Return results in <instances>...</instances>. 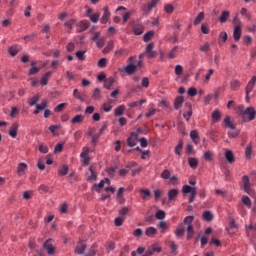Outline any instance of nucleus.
I'll use <instances>...</instances> for the list:
<instances>
[{"label":"nucleus","mask_w":256,"mask_h":256,"mask_svg":"<svg viewBox=\"0 0 256 256\" xmlns=\"http://www.w3.org/2000/svg\"><path fill=\"white\" fill-rule=\"evenodd\" d=\"M8 53H10L11 57H15L19 53V50L17 46H11L8 48Z\"/></svg>","instance_id":"obj_53"},{"label":"nucleus","mask_w":256,"mask_h":256,"mask_svg":"<svg viewBox=\"0 0 256 256\" xmlns=\"http://www.w3.org/2000/svg\"><path fill=\"white\" fill-rule=\"evenodd\" d=\"M73 97H75V99H78L79 101H81L83 103V101H85V99L83 97H81V93H79L78 89H74L73 91Z\"/></svg>","instance_id":"obj_57"},{"label":"nucleus","mask_w":256,"mask_h":256,"mask_svg":"<svg viewBox=\"0 0 256 256\" xmlns=\"http://www.w3.org/2000/svg\"><path fill=\"white\" fill-rule=\"evenodd\" d=\"M17 133H19V123L14 122L11 125L10 130L8 131V134L10 135V137L15 139V137H17Z\"/></svg>","instance_id":"obj_12"},{"label":"nucleus","mask_w":256,"mask_h":256,"mask_svg":"<svg viewBox=\"0 0 256 256\" xmlns=\"http://www.w3.org/2000/svg\"><path fill=\"white\" fill-rule=\"evenodd\" d=\"M202 219L207 222H211L214 219L213 213L209 210H206L202 214Z\"/></svg>","instance_id":"obj_28"},{"label":"nucleus","mask_w":256,"mask_h":256,"mask_svg":"<svg viewBox=\"0 0 256 256\" xmlns=\"http://www.w3.org/2000/svg\"><path fill=\"white\" fill-rule=\"evenodd\" d=\"M143 103H147V100L141 99L139 101L131 102L128 104V107H130L131 109H133L135 107H141V105H143Z\"/></svg>","instance_id":"obj_39"},{"label":"nucleus","mask_w":256,"mask_h":256,"mask_svg":"<svg viewBox=\"0 0 256 256\" xmlns=\"http://www.w3.org/2000/svg\"><path fill=\"white\" fill-rule=\"evenodd\" d=\"M83 121H85V116L81 115V114H78L76 115L74 118H72L71 120V124L72 125H77V124H81L83 123Z\"/></svg>","instance_id":"obj_26"},{"label":"nucleus","mask_w":256,"mask_h":256,"mask_svg":"<svg viewBox=\"0 0 256 256\" xmlns=\"http://www.w3.org/2000/svg\"><path fill=\"white\" fill-rule=\"evenodd\" d=\"M183 103H185V97L183 96H178L174 100V109L178 110L183 107Z\"/></svg>","instance_id":"obj_17"},{"label":"nucleus","mask_w":256,"mask_h":256,"mask_svg":"<svg viewBox=\"0 0 256 256\" xmlns=\"http://www.w3.org/2000/svg\"><path fill=\"white\" fill-rule=\"evenodd\" d=\"M123 113H125V105H120L114 110L115 117H120Z\"/></svg>","instance_id":"obj_42"},{"label":"nucleus","mask_w":256,"mask_h":256,"mask_svg":"<svg viewBox=\"0 0 256 256\" xmlns=\"http://www.w3.org/2000/svg\"><path fill=\"white\" fill-rule=\"evenodd\" d=\"M114 83H115L114 77H109L108 79L104 80L105 89L111 90V87H113Z\"/></svg>","instance_id":"obj_31"},{"label":"nucleus","mask_w":256,"mask_h":256,"mask_svg":"<svg viewBox=\"0 0 256 256\" xmlns=\"http://www.w3.org/2000/svg\"><path fill=\"white\" fill-rule=\"evenodd\" d=\"M222 125L223 127L231 129V131H235V129H237V126L231 122V116H226Z\"/></svg>","instance_id":"obj_13"},{"label":"nucleus","mask_w":256,"mask_h":256,"mask_svg":"<svg viewBox=\"0 0 256 256\" xmlns=\"http://www.w3.org/2000/svg\"><path fill=\"white\" fill-rule=\"evenodd\" d=\"M228 38H229V35L227 34V32H225V31L220 32L219 37H218L219 45H221V43L222 44L227 43Z\"/></svg>","instance_id":"obj_29"},{"label":"nucleus","mask_w":256,"mask_h":256,"mask_svg":"<svg viewBox=\"0 0 256 256\" xmlns=\"http://www.w3.org/2000/svg\"><path fill=\"white\" fill-rule=\"evenodd\" d=\"M185 107H187L188 111L186 114H183V117L189 123V120L191 119V117L193 115V106L191 105V103H186Z\"/></svg>","instance_id":"obj_19"},{"label":"nucleus","mask_w":256,"mask_h":256,"mask_svg":"<svg viewBox=\"0 0 256 256\" xmlns=\"http://www.w3.org/2000/svg\"><path fill=\"white\" fill-rule=\"evenodd\" d=\"M67 173H69V165L64 164L62 165L59 169H58V175L60 177H65V175H67Z\"/></svg>","instance_id":"obj_27"},{"label":"nucleus","mask_w":256,"mask_h":256,"mask_svg":"<svg viewBox=\"0 0 256 256\" xmlns=\"http://www.w3.org/2000/svg\"><path fill=\"white\" fill-rule=\"evenodd\" d=\"M85 251H87V244H85L83 240L78 241L74 249V252L76 253V255H83Z\"/></svg>","instance_id":"obj_10"},{"label":"nucleus","mask_w":256,"mask_h":256,"mask_svg":"<svg viewBox=\"0 0 256 256\" xmlns=\"http://www.w3.org/2000/svg\"><path fill=\"white\" fill-rule=\"evenodd\" d=\"M102 95H101V89L100 88H95L92 94V99H94L95 101H99V99H101Z\"/></svg>","instance_id":"obj_43"},{"label":"nucleus","mask_w":256,"mask_h":256,"mask_svg":"<svg viewBox=\"0 0 256 256\" xmlns=\"http://www.w3.org/2000/svg\"><path fill=\"white\" fill-rule=\"evenodd\" d=\"M105 187V180H101L99 184H94L92 189H95L97 193H101V189Z\"/></svg>","instance_id":"obj_41"},{"label":"nucleus","mask_w":256,"mask_h":256,"mask_svg":"<svg viewBox=\"0 0 256 256\" xmlns=\"http://www.w3.org/2000/svg\"><path fill=\"white\" fill-rule=\"evenodd\" d=\"M132 29L134 35H143V31H145L143 25L137 21L132 22Z\"/></svg>","instance_id":"obj_11"},{"label":"nucleus","mask_w":256,"mask_h":256,"mask_svg":"<svg viewBox=\"0 0 256 256\" xmlns=\"http://www.w3.org/2000/svg\"><path fill=\"white\" fill-rule=\"evenodd\" d=\"M212 121L214 123H219V121H221V111L219 110H214L212 112Z\"/></svg>","instance_id":"obj_34"},{"label":"nucleus","mask_w":256,"mask_h":256,"mask_svg":"<svg viewBox=\"0 0 256 256\" xmlns=\"http://www.w3.org/2000/svg\"><path fill=\"white\" fill-rule=\"evenodd\" d=\"M225 159L227 163H230V164L235 163V155H233V151L227 150L225 153Z\"/></svg>","instance_id":"obj_25"},{"label":"nucleus","mask_w":256,"mask_h":256,"mask_svg":"<svg viewBox=\"0 0 256 256\" xmlns=\"http://www.w3.org/2000/svg\"><path fill=\"white\" fill-rule=\"evenodd\" d=\"M241 189H243V191L247 193V195H251V193H253V189L251 188V180L249 179V176L244 175L242 177Z\"/></svg>","instance_id":"obj_6"},{"label":"nucleus","mask_w":256,"mask_h":256,"mask_svg":"<svg viewBox=\"0 0 256 256\" xmlns=\"http://www.w3.org/2000/svg\"><path fill=\"white\" fill-rule=\"evenodd\" d=\"M241 35H242L241 26L238 25V26L234 27V30H233V39H234V41H240L241 40Z\"/></svg>","instance_id":"obj_16"},{"label":"nucleus","mask_w":256,"mask_h":256,"mask_svg":"<svg viewBox=\"0 0 256 256\" xmlns=\"http://www.w3.org/2000/svg\"><path fill=\"white\" fill-rule=\"evenodd\" d=\"M139 193H141L142 199H151V191H149V189L142 188L139 190Z\"/></svg>","instance_id":"obj_35"},{"label":"nucleus","mask_w":256,"mask_h":256,"mask_svg":"<svg viewBox=\"0 0 256 256\" xmlns=\"http://www.w3.org/2000/svg\"><path fill=\"white\" fill-rule=\"evenodd\" d=\"M190 138L192 139L193 143H195V145H199L200 138H199V132L197 130H192L190 132Z\"/></svg>","instance_id":"obj_21"},{"label":"nucleus","mask_w":256,"mask_h":256,"mask_svg":"<svg viewBox=\"0 0 256 256\" xmlns=\"http://www.w3.org/2000/svg\"><path fill=\"white\" fill-rule=\"evenodd\" d=\"M160 177L165 180L171 179V171L169 169L163 170Z\"/></svg>","instance_id":"obj_51"},{"label":"nucleus","mask_w":256,"mask_h":256,"mask_svg":"<svg viewBox=\"0 0 256 256\" xmlns=\"http://www.w3.org/2000/svg\"><path fill=\"white\" fill-rule=\"evenodd\" d=\"M159 1L161 0H151V2H148L147 4L142 5L141 11L143 12V15L144 16L149 15L151 11H153V9L157 7V5L159 4Z\"/></svg>","instance_id":"obj_5"},{"label":"nucleus","mask_w":256,"mask_h":256,"mask_svg":"<svg viewBox=\"0 0 256 256\" xmlns=\"http://www.w3.org/2000/svg\"><path fill=\"white\" fill-rule=\"evenodd\" d=\"M205 19V12H200L194 19V25H199Z\"/></svg>","instance_id":"obj_45"},{"label":"nucleus","mask_w":256,"mask_h":256,"mask_svg":"<svg viewBox=\"0 0 256 256\" xmlns=\"http://www.w3.org/2000/svg\"><path fill=\"white\" fill-rule=\"evenodd\" d=\"M161 251H163V249L161 247L152 246L151 248H149L147 250L146 254L148 256H152V255H155V253H161Z\"/></svg>","instance_id":"obj_30"},{"label":"nucleus","mask_w":256,"mask_h":256,"mask_svg":"<svg viewBox=\"0 0 256 256\" xmlns=\"http://www.w3.org/2000/svg\"><path fill=\"white\" fill-rule=\"evenodd\" d=\"M27 163L25 162H20L17 167V174L19 177H23L25 175V171H27Z\"/></svg>","instance_id":"obj_15"},{"label":"nucleus","mask_w":256,"mask_h":256,"mask_svg":"<svg viewBox=\"0 0 256 256\" xmlns=\"http://www.w3.org/2000/svg\"><path fill=\"white\" fill-rule=\"evenodd\" d=\"M115 171H117V167H110L106 169V173L109 175V177H115Z\"/></svg>","instance_id":"obj_60"},{"label":"nucleus","mask_w":256,"mask_h":256,"mask_svg":"<svg viewBox=\"0 0 256 256\" xmlns=\"http://www.w3.org/2000/svg\"><path fill=\"white\" fill-rule=\"evenodd\" d=\"M75 55L79 61H85V51H77Z\"/></svg>","instance_id":"obj_58"},{"label":"nucleus","mask_w":256,"mask_h":256,"mask_svg":"<svg viewBox=\"0 0 256 256\" xmlns=\"http://www.w3.org/2000/svg\"><path fill=\"white\" fill-rule=\"evenodd\" d=\"M65 107H67V103L58 104V105L54 108V111H55V113H61V111H63V109H65Z\"/></svg>","instance_id":"obj_56"},{"label":"nucleus","mask_w":256,"mask_h":256,"mask_svg":"<svg viewBox=\"0 0 256 256\" xmlns=\"http://www.w3.org/2000/svg\"><path fill=\"white\" fill-rule=\"evenodd\" d=\"M89 171L91 175L88 176L87 181H97V174L95 173V171H93V166L89 167Z\"/></svg>","instance_id":"obj_48"},{"label":"nucleus","mask_w":256,"mask_h":256,"mask_svg":"<svg viewBox=\"0 0 256 256\" xmlns=\"http://www.w3.org/2000/svg\"><path fill=\"white\" fill-rule=\"evenodd\" d=\"M88 17L92 23H97V21H99V18L101 17V14L94 13V14H90Z\"/></svg>","instance_id":"obj_52"},{"label":"nucleus","mask_w":256,"mask_h":256,"mask_svg":"<svg viewBox=\"0 0 256 256\" xmlns=\"http://www.w3.org/2000/svg\"><path fill=\"white\" fill-rule=\"evenodd\" d=\"M153 49H155V44L153 42L146 46L144 53L148 59H155V57H157V52L153 51Z\"/></svg>","instance_id":"obj_8"},{"label":"nucleus","mask_w":256,"mask_h":256,"mask_svg":"<svg viewBox=\"0 0 256 256\" xmlns=\"http://www.w3.org/2000/svg\"><path fill=\"white\" fill-rule=\"evenodd\" d=\"M181 151H183V139H180L178 145L175 147V153L178 157H181Z\"/></svg>","instance_id":"obj_44"},{"label":"nucleus","mask_w":256,"mask_h":256,"mask_svg":"<svg viewBox=\"0 0 256 256\" xmlns=\"http://www.w3.org/2000/svg\"><path fill=\"white\" fill-rule=\"evenodd\" d=\"M80 157L82 159V165H84V167H87V165L91 163V158L89 157V148L84 147L83 152L80 154Z\"/></svg>","instance_id":"obj_9"},{"label":"nucleus","mask_w":256,"mask_h":256,"mask_svg":"<svg viewBox=\"0 0 256 256\" xmlns=\"http://www.w3.org/2000/svg\"><path fill=\"white\" fill-rule=\"evenodd\" d=\"M179 195V190L177 189H171L168 191V200L169 201H175V198Z\"/></svg>","instance_id":"obj_32"},{"label":"nucleus","mask_w":256,"mask_h":256,"mask_svg":"<svg viewBox=\"0 0 256 256\" xmlns=\"http://www.w3.org/2000/svg\"><path fill=\"white\" fill-rule=\"evenodd\" d=\"M111 17V12L109 11V7L104 8V14L100 19V22L105 25L109 21V18Z\"/></svg>","instance_id":"obj_18"},{"label":"nucleus","mask_w":256,"mask_h":256,"mask_svg":"<svg viewBox=\"0 0 256 256\" xmlns=\"http://www.w3.org/2000/svg\"><path fill=\"white\" fill-rule=\"evenodd\" d=\"M241 87V82L237 79H234L230 82V89L231 91H237Z\"/></svg>","instance_id":"obj_36"},{"label":"nucleus","mask_w":256,"mask_h":256,"mask_svg":"<svg viewBox=\"0 0 256 256\" xmlns=\"http://www.w3.org/2000/svg\"><path fill=\"white\" fill-rule=\"evenodd\" d=\"M177 51H179V46H174L168 54L169 59H175L177 57Z\"/></svg>","instance_id":"obj_47"},{"label":"nucleus","mask_w":256,"mask_h":256,"mask_svg":"<svg viewBox=\"0 0 256 256\" xmlns=\"http://www.w3.org/2000/svg\"><path fill=\"white\" fill-rule=\"evenodd\" d=\"M38 101H39V95H34L32 98H29L28 105L30 107H33L34 105H37Z\"/></svg>","instance_id":"obj_49"},{"label":"nucleus","mask_w":256,"mask_h":256,"mask_svg":"<svg viewBox=\"0 0 256 256\" xmlns=\"http://www.w3.org/2000/svg\"><path fill=\"white\" fill-rule=\"evenodd\" d=\"M255 83H256V76H253L245 88L246 93H251L253 91V87H255Z\"/></svg>","instance_id":"obj_24"},{"label":"nucleus","mask_w":256,"mask_h":256,"mask_svg":"<svg viewBox=\"0 0 256 256\" xmlns=\"http://www.w3.org/2000/svg\"><path fill=\"white\" fill-rule=\"evenodd\" d=\"M230 229H235L237 231V229H239V226H237V222L235 221L234 218L230 219V224H229Z\"/></svg>","instance_id":"obj_64"},{"label":"nucleus","mask_w":256,"mask_h":256,"mask_svg":"<svg viewBox=\"0 0 256 256\" xmlns=\"http://www.w3.org/2000/svg\"><path fill=\"white\" fill-rule=\"evenodd\" d=\"M240 115L243 117L244 121L248 119V121H254L256 117V111L255 107L250 106L246 108L245 110L240 111Z\"/></svg>","instance_id":"obj_3"},{"label":"nucleus","mask_w":256,"mask_h":256,"mask_svg":"<svg viewBox=\"0 0 256 256\" xmlns=\"http://www.w3.org/2000/svg\"><path fill=\"white\" fill-rule=\"evenodd\" d=\"M137 141H139V138L135 137V132H131L130 136L127 138L128 147H135Z\"/></svg>","instance_id":"obj_14"},{"label":"nucleus","mask_w":256,"mask_h":256,"mask_svg":"<svg viewBox=\"0 0 256 256\" xmlns=\"http://www.w3.org/2000/svg\"><path fill=\"white\" fill-rule=\"evenodd\" d=\"M164 11L168 14H171L175 11V7L172 4H165Z\"/></svg>","instance_id":"obj_55"},{"label":"nucleus","mask_w":256,"mask_h":256,"mask_svg":"<svg viewBox=\"0 0 256 256\" xmlns=\"http://www.w3.org/2000/svg\"><path fill=\"white\" fill-rule=\"evenodd\" d=\"M137 59V56H130L128 58V65L123 68H120V73H125L126 75H135L137 73V66L133 63Z\"/></svg>","instance_id":"obj_2"},{"label":"nucleus","mask_w":256,"mask_h":256,"mask_svg":"<svg viewBox=\"0 0 256 256\" xmlns=\"http://www.w3.org/2000/svg\"><path fill=\"white\" fill-rule=\"evenodd\" d=\"M241 202L245 207H248V209H251L252 203H251V198H249V196H245V195L242 196Z\"/></svg>","instance_id":"obj_40"},{"label":"nucleus","mask_w":256,"mask_h":256,"mask_svg":"<svg viewBox=\"0 0 256 256\" xmlns=\"http://www.w3.org/2000/svg\"><path fill=\"white\" fill-rule=\"evenodd\" d=\"M98 67H100L101 69L107 67V58H101L98 61Z\"/></svg>","instance_id":"obj_62"},{"label":"nucleus","mask_w":256,"mask_h":256,"mask_svg":"<svg viewBox=\"0 0 256 256\" xmlns=\"http://www.w3.org/2000/svg\"><path fill=\"white\" fill-rule=\"evenodd\" d=\"M188 163L191 169H197L199 167V160L197 158H189Z\"/></svg>","instance_id":"obj_38"},{"label":"nucleus","mask_w":256,"mask_h":256,"mask_svg":"<svg viewBox=\"0 0 256 256\" xmlns=\"http://www.w3.org/2000/svg\"><path fill=\"white\" fill-rule=\"evenodd\" d=\"M156 233H157V230L155 227H148L145 230L146 237H155Z\"/></svg>","instance_id":"obj_37"},{"label":"nucleus","mask_w":256,"mask_h":256,"mask_svg":"<svg viewBox=\"0 0 256 256\" xmlns=\"http://www.w3.org/2000/svg\"><path fill=\"white\" fill-rule=\"evenodd\" d=\"M182 193L184 195H187V193H190L189 203H193L195 201V197H197V187L184 185L182 187Z\"/></svg>","instance_id":"obj_4"},{"label":"nucleus","mask_w":256,"mask_h":256,"mask_svg":"<svg viewBox=\"0 0 256 256\" xmlns=\"http://www.w3.org/2000/svg\"><path fill=\"white\" fill-rule=\"evenodd\" d=\"M52 238L47 239L44 243H43V249H45V251H47V254L50 256L55 255L57 248L51 243Z\"/></svg>","instance_id":"obj_7"},{"label":"nucleus","mask_w":256,"mask_h":256,"mask_svg":"<svg viewBox=\"0 0 256 256\" xmlns=\"http://www.w3.org/2000/svg\"><path fill=\"white\" fill-rule=\"evenodd\" d=\"M154 36H155V31L150 30L146 32L143 36L144 43H149V41H151V38H153Z\"/></svg>","instance_id":"obj_33"},{"label":"nucleus","mask_w":256,"mask_h":256,"mask_svg":"<svg viewBox=\"0 0 256 256\" xmlns=\"http://www.w3.org/2000/svg\"><path fill=\"white\" fill-rule=\"evenodd\" d=\"M129 211H131L130 207H122L119 210V215H121V217L125 219V216L129 214Z\"/></svg>","instance_id":"obj_50"},{"label":"nucleus","mask_w":256,"mask_h":256,"mask_svg":"<svg viewBox=\"0 0 256 256\" xmlns=\"http://www.w3.org/2000/svg\"><path fill=\"white\" fill-rule=\"evenodd\" d=\"M131 15H133V10L126 12L123 15V23H127V21H129V19H131Z\"/></svg>","instance_id":"obj_59"},{"label":"nucleus","mask_w":256,"mask_h":256,"mask_svg":"<svg viewBox=\"0 0 256 256\" xmlns=\"http://www.w3.org/2000/svg\"><path fill=\"white\" fill-rule=\"evenodd\" d=\"M251 155H253V144L249 143L245 149V159L251 161Z\"/></svg>","instance_id":"obj_23"},{"label":"nucleus","mask_w":256,"mask_h":256,"mask_svg":"<svg viewBox=\"0 0 256 256\" xmlns=\"http://www.w3.org/2000/svg\"><path fill=\"white\" fill-rule=\"evenodd\" d=\"M52 72L48 71L44 74V76L41 78L40 80V85H42L43 87H45L46 85L49 84V77H51Z\"/></svg>","instance_id":"obj_22"},{"label":"nucleus","mask_w":256,"mask_h":256,"mask_svg":"<svg viewBox=\"0 0 256 256\" xmlns=\"http://www.w3.org/2000/svg\"><path fill=\"white\" fill-rule=\"evenodd\" d=\"M113 51V41L108 42L107 46L103 49V53Z\"/></svg>","instance_id":"obj_61"},{"label":"nucleus","mask_w":256,"mask_h":256,"mask_svg":"<svg viewBox=\"0 0 256 256\" xmlns=\"http://www.w3.org/2000/svg\"><path fill=\"white\" fill-rule=\"evenodd\" d=\"M165 216H166V214H165V211H163V210H158L155 214L156 219H159L160 221H163Z\"/></svg>","instance_id":"obj_54"},{"label":"nucleus","mask_w":256,"mask_h":256,"mask_svg":"<svg viewBox=\"0 0 256 256\" xmlns=\"http://www.w3.org/2000/svg\"><path fill=\"white\" fill-rule=\"evenodd\" d=\"M203 159L208 162L213 161V151L208 150V151L204 152Z\"/></svg>","instance_id":"obj_46"},{"label":"nucleus","mask_w":256,"mask_h":256,"mask_svg":"<svg viewBox=\"0 0 256 256\" xmlns=\"http://www.w3.org/2000/svg\"><path fill=\"white\" fill-rule=\"evenodd\" d=\"M169 247H170L172 253L174 255H176L177 254V249H178L177 244H175V242L171 241L170 244H169Z\"/></svg>","instance_id":"obj_63"},{"label":"nucleus","mask_w":256,"mask_h":256,"mask_svg":"<svg viewBox=\"0 0 256 256\" xmlns=\"http://www.w3.org/2000/svg\"><path fill=\"white\" fill-rule=\"evenodd\" d=\"M230 16L231 12H229L228 10H224L222 11L220 17L218 18V21H220V23H227V21H229Z\"/></svg>","instance_id":"obj_20"},{"label":"nucleus","mask_w":256,"mask_h":256,"mask_svg":"<svg viewBox=\"0 0 256 256\" xmlns=\"http://www.w3.org/2000/svg\"><path fill=\"white\" fill-rule=\"evenodd\" d=\"M195 216H186L183 220V223L179 224L177 229L175 230L176 237L180 238L185 235V226L187 231V240L191 241L195 236V229L193 228V221Z\"/></svg>","instance_id":"obj_1"}]
</instances>
